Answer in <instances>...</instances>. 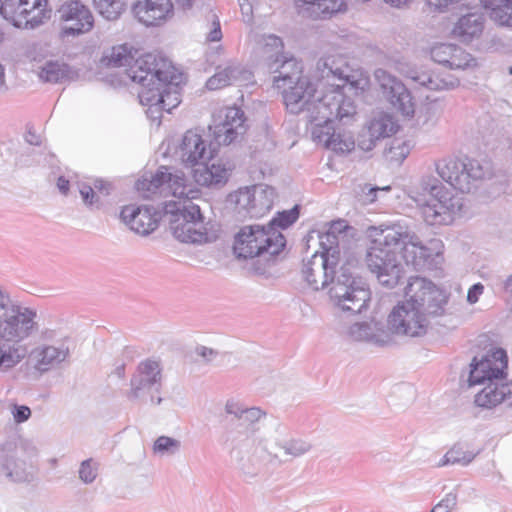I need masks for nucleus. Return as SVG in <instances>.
Instances as JSON below:
<instances>
[{
	"label": "nucleus",
	"instance_id": "obj_39",
	"mask_svg": "<svg viewBox=\"0 0 512 512\" xmlns=\"http://www.w3.org/2000/svg\"><path fill=\"white\" fill-rule=\"evenodd\" d=\"M455 50V45L452 44H438L431 49V57L435 62L447 66L449 58Z\"/></svg>",
	"mask_w": 512,
	"mask_h": 512
},
{
	"label": "nucleus",
	"instance_id": "obj_27",
	"mask_svg": "<svg viewBox=\"0 0 512 512\" xmlns=\"http://www.w3.org/2000/svg\"><path fill=\"white\" fill-rule=\"evenodd\" d=\"M67 354V350L50 345L35 348L32 351L31 357L34 368L45 372L64 361Z\"/></svg>",
	"mask_w": 512,
	"mask_h": 512
},
{
	"label": "nucleus",
	"instance_id": "obj_11",
	"mask_svg": "<svg viewBox=\"0 0 512 512\" xmlns=\"http://www.w3.org/2000/svg\"><path fill=\"white\" fill-rule=\"evenodd\" d=\"M390 329L411 337L422 336L428 328V319L424 309L411 302H400L388 316Z\"/></svg>",
	"mask_w": 512,
	"mask_h": 512
},
{
	"label": "nucleus",
	"instance_id": "obj_26",
	"mask_svg": "<svg viewBox=\"0 0 512 512\" xmlns=\"http://www.w3.org/2000/svg\"><path fill=\"white\" fill-rule=\"evenodd\" d=\"M438 294L437 287L431 282L421 277H413L405 287V300L411 302L421 309L435 301Z\"/></svg>",
	"mask_w": 512,
	"mask_h": 512
},
{
	"label": "nucleus",
	"instance_id": "obj_48",
	"mask_svg": "<svg viewBox=\"0 0 512 512\" xmlns=\"http://www.w3.org/2000/svg\"><path fill=\"white\" fill-rule=\"evenodd\" d=\"M484 286L481 283L474 284L467 293V301L470 304L478 302L479 297L483 294Z\"/></svg>",
	"mask_w": 512,
	"mask_h": 512
},
{
	"label": "nucleus",
	"instance_id": "obj_49",
	"mask_svg": "<svg viewBox=\"0 0 512 512\" xmlns=\"http://www.w3.org/2000/svg\"><path fill=\"white\" fill-rule=\"evenodd\" d=\"M80 194L85 203L92 204L95 200V189L89 185H82Z\"/></svg>",
	"mask_w": 512,
	"mask_h": 512
},
{
	"label": "nucleus",
	"instance_id": "obj_20",
	"mask_svg": "<svg viewBox=\"0 0 512 512\" xmlns=\"http://www.w3.org/2000/svg\"><path fill=\"white\" fill-rule=\"evenodd\" d=\"M177 154L180 160L191 169L196 168L202 162L210 161L214 157V152L208 150L206 141L200 134L188 130L178 147Z\"/></svg>",
	"mask_w": 512,
	"mask_h": 512
},
{
	"label": "nucleus",
	"instance_id": "obj_51",
	"mask_svg": "<svg viewBox=\"0 0 512 512\" xmlns=\"http://www.w3.org/2000/svg\"><path fill=\"white\" fill-rule=\"evenodd\" d=\"M427 3L430 5V6H434L435 8H446L448 7L450 4L456 2L457 0H426Z\"/></svg>",
	"mask_w": 512,
	"mask_h": 512
},
{
	"label": "nucleus",
	"instance_id": "obj_53",
	"mask_svg": "<svg viewBox=\"0 0 512 512\" xmlns=\"http://www.w3.org/2000/svg\"><path fill=\"white\" fill-rule=\"evenodd\" d=\"M387 4L394 7H401L407 5L412 0H384Z\"/></svg>",
	"mask_w": 512,
	"mask_h": 512
},
{
	"label": "nucleus",
	"instance_id": "obj_38",
	"mask_svg": "<svg viewBox=\"0 0 512 512\" xmlns=\"http://www.w3.org/2000/svg\"><path fill=\"white\" fill-rule=\"evenodd\" d=\"M139 372L148 384H154L160 379V367L156 361L146 360L139 365Z\"/></svg>",
	"mask_w": 512,
	"mask_h": 512
},
{
	"label": "nucleus",
	"instance_id": "obj_19",
	"mask_svg": "<svg viewBox=\"0 0 512 512\" xmlns=\"http://www.w3.org/2000/svg\"><path fill=\"white\" fill-rule=\"evenodd\" d=\"M393 117L386 112L375 113L365 124L358 138V147L363 151H371L377 141L390 137L397 131Z\"/></svg>",
	"mask_w": 512,
	"mask_h": 512
},
{
	"label": "nucleus",
	"instance_id": "obj_13",
	"mask_svg": "<svg viewBox=\"0 0 512 512\" xmlns=\"http://www.w3.org/2000/svg\"><path fill=\"white\" fill-rule=\"evenodd\" d=\"M147 54L140 55L134 46L124 43L114 45L103 51L97 62L98 70L124 68L126 74L132 79V70H141L145 65Z\"/></svg>",
	"mask_w": 512,
	"mask_h": 512
},
{
	"label": "nucleus",
	"instance_id": "obj_9",
	"mask_svg": "<svg viewBox=\"0 0 512 512\" xmlns=\"http://www.w3.org/2000/svg\"><path fill=\"white\" fill-rule=\"evenodd\" d=\"M366 262L382 285L392 288L399 283L402 271L397 263L395 251L386 241H373L367 252Z\"/></svg>",
	"mask_w": 512,
	"mask_h": 512
},
{
	"label": "nucleus",
	"instance_id": "obj_42",
	"mask_svg": "<svg viewBox=\"0 0 512 512\" xmlns=\"http://www.w3.org/2000/svg\"><path fill=\"white\" fill-rule=\"evenodd\" d=\"M414 247L419 249L420 257L427 260L432 259L434 256H439L442 254L443 250V243L439 239H432L429 242V247L423 246V245H413Z\"/></svg>",
	"mask_w": 512,
	"mask_h": 512
},
{
	"label": "nucleus",
	"instance_id": "obj_16",
	"mask_svg": "<svg viewBox=\"0 0 512 512\" xmlns=\"http://www.w3.org/2000/svg\"><path fill=\"white\" fill-rule=\"evenodd\" d=\"M338 263L339 251L330 253V250H328L320 255L314 254L304 265L303 277L315 290L324 288L333 282Z\"/></svg>",
	"mask_w": 512,
	"mask_h": 512
},
{
	"label": "nucleus",
	"instance_id": "obj_56",
	"mask_svg": "<svg viewBox=\"0 0 512 512\" xmlns=\"http://www.w3.org/2000/svg\"><path fill=\"white\" fill-rule=\"evenodd\" d=\"M208 353L211 355L213 353V351L211 349H207V348H202V352H201V355L203 357H206V355H208Z\"/></svg>",
	"mask_w": 512,
	"mask_h": 512
},
{
	"label": "nucleus",
	"instance_id": "obj_45",
	"mask_svg": "<svg viewBox=\"0 0 512 512\" xmlns=\"http://www.w3.org/2000/svg\"><path fill=\"white\" fill-rule=\"evenodd\" d=\"M178 446V442L166 436H160L154 443L155 452H165Z\"/></svg>",
	"mask_w": 512,
	"mask_h": 512
},
{
	"label": "nucleus",
	"instance_id": "obj_33",
	"mask_svg": "<svg viewBox=\"0 0 512 512\" xmlns=\"http://www.w3.org/2000/svg\"><path fill=\"white\" fill-rule=\"evenodd\" d=\"M283 48L282 40L275 35H269L263 38L260 43L261 53L267 58H275V62L280 61L279 56H282Z\"/></svg>",
	"mask_w": 512,
	"mask_h": 512
},
{
	"label": "nucleus",
	"instance_id": "obj_23",
	"mask_svg": "<svg viewBox=\"0 0 512 512\" xmlns=\"http://www.w3.org/2000/svg\"><path fill=\"white\" fill-rule=\"evenodd\" d=\"M208 162H202L191 170L194 182L204 187L225 185L229 180L233 167L222 160H217L210 165H208Z\"/></svg>",
	"mask_w": 512,
	"mask_h": 512
},
{
	"label": "nucleus",
	"instance_id": "obj_22",
	"mask_svg": "<svg viewBox=\"0 0 512 512\" xmlns=\"http://www.w3.org/2000/svg\"><path fill=\"white\" fill-rule=\"evenodd\" d=\"M132 12L135 18L146 26H158L173 15L171 0H137Z\"/></svg>",
	"mask_w": 512,
	"mask_h": 512
},
{
	"label": "nucleus",
	"instance_id": "obj_47",
	"mask_svg": "<svg viewBox=\"0 0 512 512\" xmlns=\"http://www.w3.org/2000/svg\"><path fill=\"white\" fill-rule=\"evenodd\" d=\"M13 418L15 422L22 423L28 420L31 416V410L28 406H17L15 405L12 410Z\"/></svg>",
	"mask_w": 512,
	"mask_h": 512
},
{
	"label": "nucleus",
	"instance_id": "obj_30",
	"mask_svg": "<svg viewBox=\"0 0 512 512\" xmlns=\"http://www.w3.org/2000/svg\"><path fill=\"white\" fill-rule=\"evenodd\" d=\"M295 3L299 8L309 5L312 13L323 17L346 10L345 0H295Z\"/></svg>",
	"mask_w": 512,
	"mask_h": 512
},
{
	"label": "nucleus",
	"instance_id": "obj_15",
	"mask_svg": "<svg viewBox=\"0 0 512 512\" xmlns=\"http://www.w3.org/2000/svg\"><path fill=\"white\" fill-rule=\"evenodd\" d=\"M334 115L327 122L315 121L310 124V133L314 141L337 154H348L355 149L353 135L344 129H334L330 126Z\"/></svg>",
	"mask_w": 512,
	"mask_h": 512
},
{
	"label": "nucleus",
	"instance_id": "obj_32",
	"mask_svg": "<svg viewBox=\"0 0 512 512\" xmlns=\"http://www.w3.org/2000/svg\"><path fill=\"white\" fill-rule=\"evenodd\" d=\"M95 9L104 18L115 20L124 11V2L122 0H93Z\"/></svg>",
	"mask_w": 512,
	"mask_h": 512
},
{
	"label": "nucleus",
	"instance_id": "obj_50",
	"mask_svg": "<svg viewBox=\"0 0 512 512\" xmlns=\"http://www.w3.org/2000/svg\"><path fill=\"white\" fill-rule=\"evenodd\" d=\"M93 188L95 189V197L107 195L109 193V184L103 180H95Z\"/></svg>",
	"mask_w": 512,
	"mask_h": 512
},
{
	"label": "nucleus",
	"instance_id": "obj_25",
	"mask_svg": "<svg viewBox=\"0 0 512 512\" xmlns=\"http://www.w3.org/2000/svg\"><path fill=\"white\" fill-rule=\"evenodd\" d=\"M484 30V17L477 12L461 16L454 24L451 35L463 43L478 39Z\"/></svg>",
	"mask_w": 512,
	"mask_h": 512
},
{
	"label": "nucleus",
	"instance_id": "obj_35",
	"mask_svg": "<svg viewBox=\"0 0 512 512\" xmlns=\"http://www.w3.org/2000/svg\"><path fill=\"white\" fill-rule=\"evenodd\" d=\"M234 78V69L232 67H226L216 71L206 82V87L209 90H218L225 88L231 84Z\"/></svg>",
	"mask_w": 512,
	"mask_h": 512
},
{
	"label": "nucleus",
	"instance_id": "obj_1",
	"mask_svg": "<svg viewBox=\"0 0 512 512\" xmlns=\"http://www.w3.org/2000/svg\"><path fill=\"white\" fill-rule=\"evenodd\" d=\"M318 67L341 80L342 85L328 86L323 81L313 83L303 74V66L295 58L283 61L274 87L282 96L286 110L293 114L306 113L309 123L327 122L331 116L339 121L352 119L356 106L346 93L358 96L370 87V77L362 68L350 65L343 55H329L319 61Z\"/></svg>",
	"mask_w": 512,
	"mask_h": 512
},
{
	"label": "nucleus",
	"instance_id": "obj_12",
	"mask_svg": "<svg viewBox=\"0 0 512 512\" xmlns=\"http://www.w3.org/2000/svg\"><path fill=\"white\" fill-rule=\"evenodd\" d=\"M59 21L63 24L59 37H76L90 32L94 27V16L79 0H68L58 9Z\"/></svg>",
	"mask_w": 512,
	"mask_h": 512
},
{
	"label": "nucleus",
	"instance_id": "obj_57",
	"mask_svg": "<svg viewBox=\"0 0 512 512\" xmlns=\"http://www.w3.org/2000/svg\"><path fill=\"white\" fill-rule=\"evenodd\" d=\"M4 81V69L3 66L0 64V84H2Z\"/></svg>",
	"mask_w": 512,
	"mask_h": 512
},
{
	"label": "nucleus",
	"instance_id": "obj_44",
	"mask_svg": "<svg viewBox=\"0 0 512 512\" xmlns=\"http://www.w3.org/2000/svg\"><path fill=\"white\" fill-rule=\"evenodd\" d=\"M23 313L20 308L10 306L9 299L0 291V321L4 319H9L11 317V313Z\"/></svg>",
	"mask_w": 512,
	"mask_h": 512
},
{
	"label": "nucleus",
	"instance_id": "obj_34",
	"mask_svg": "<svg viewBox=\"0 0 512 512\" xmlns=\"http://www.w3.org/2000/svg\"><path fill=\"white\" fill-rule=\"evenodd\" d=\"M68 73L67 66L59 63H47L39 76L43 81L57 83L62 81Z\"/></svg>",
	"mask_w": 512,
	"mask_h": 512
},
{
	"label": "nucleus",
	"instance_id": "obj_24",
	"mask_svg": "<svg viewBox=\"0 0 512 512\" xmlns=\"http://www.w3.org/2000/svg\"><path fill=\"white\" fill-rule=\"evenodd\" d=\"M120 216L131 230L142 235L154 231L159 222V214L148 207L139 208L127 205L123 207Z\"/></svg>",
	"mask_w": 512,
	"mask_h": 512
},
{
	"label": "nucleus",
	"instance_id": "obj_59",
	"mask_svg": "<svg viewBox=\"0 0 512 512\" xmlns=\"http://www.w3.org/2000/svg\"><path fill=\"white\" fill-rule=\"evenodd\" d=\"M510 73L512 74V68L510 69Z\"/></svg>",
	"mask_w": 512,
	"mask_h": 512
},
{
	"label": "nucleus",
	"instance_id": "obj_54",
	"mask_svg": "<svg viewBox=\"0 0 512 512\" xmlns=\"http://www.w3.org/2000/svg\"><path fill=\"white\" fill-rule=\"evenodd\" d=\"M447 505H444V502L438 503L431 512H447Z\"/></svg>",
	"mask_w": 512,
	"mask_h": 512
},
{
	"label": "nucleus",
	"instance_id": "obj_10",
	"mask_svg": "<svg viewBox=\"0 0 512 512\" xmlns=\"http://www.w3.org/2000/svg\"><path fill=\"white\" fill-rule=\"evenodd\" d=\"M244 112L238 107H225L213 119L210 129L218 146H228L240 142L246 131Z\"/></svg>",
	"mask_w": 512,
	"mask_h": 512
},
{
	"label": "nucleus",
	"instance_id": "obj_8",
	"mask_svg": "<svg viewBox=\"0 0 512 512\" xmlns=\"http://www.w3.org/2000/svg\"><path fill=\"white\" fill-rule=\"evenodd\" d=\"M462 208V202L444 185L431 188L429 197L422 206L425 222L432 226L450 225Z\"/></svg>",
	"mask_w": 512,
	"mask_h": 512
},
{
	"label": "nucleus",
	"instance_id": "obj_18",
	"mask_svg": "<svg viewBox=\"0 0 512 512\" xmlns=\"http://www.w3.org/2000/svg\"><path fill=\"white\" fill-rule=\"evenodd\" d=\"M508 357L506 351L496 348L489 351L479 361L476 358L471 363L469 376L470 385L481 384L486 380L501 378L507 368Z\"/></svg>",
	"mask_w": 512,
	"mask_h": 512
},
{
	"label": "nucleus",
	"instance_id": "obj_36",
	"mask_svg": "<svg viewBox=\"0 0 512 512\" xmlns=\"http://www.w3.org/2000/svg\"><path fill=\"white\" fill-rule=\"evenodd\" d=\"M409 153L410 147L406 142L394 141L386 152V158L391 163L400 164Z\"/></svg>",
	"mask_w": 512,
	"mask_h": 512
},
{
	"label": "nucleus",
	"instance_id": "obj_21",
	"mask_svg": "<svg viewBox=\"0 0 512 512\" xmlns=\"http://www.w3.org/2000/svg\"><path fill=\"white\" fill-rule=\"evenodd\" d=\"M228 201L240 211H246L252 216L263 213L271 207V199L267 192L257 186L240 188L230 193Z\"/></svg>",
	"mask_w": 512,
	"mask_h": 512
},
{
	"label": "nucleus",
	"instance_id": "obj_43",
	"mask_svg": "<svg viewBox=\"0 0 512 512\" xmlns=\"http://www.w3.org/2000/svg\"><path fill=\"white\" fill-rule=\"evenodd\" d=\"M97 475V469L92 464V460H85L81 463L79 476L80 479L86 483L92 482Z\"/></svg>",
	"mask_w": 512,
	"mask_h": 512
},
{
	"label": "nucleus",
	"instance_id": "obj_3",
	"mask_svg": "<svg viewBox=\"0 0 512 512\" xmlns=\"http://www.w3.org/2000/svg\"><path fill=\"white\" fill-rule=\"evenodd\" d=\"M146 65L132 70V81L140 85L138 98L149 110L170 112L181 102L180 86L184 74L168 58L147 53Z\"/></svg>",
	"mask_w": 512,
	"mask_h": 512
},
{
	"label": "nucleus",
	"instance_id": "obj_6",
	"mask_svg": "<svg viewBox=\"0 0 512 512\" xmlns=\"http://www.w3.org/2000/svg\"><path fill=\"white\" fill-rule=\"evenodd\" d=\"M439 176L455 190L463 194L476 191L489 171L477 159L448 157L437 164Z\"/></svg>",
	"mask_w": 512,
	"mask_h": 512
},
{
	"label": "nucleus",
	"instance_id": "obj_7",
	"mask_svg": "<svg viewBox=\"0 0 512 512\" xmlns=\"http://www.w3.org/2000/svg\"><path fill=\"white\" fill-rule=\"evenodd\" d=\"M0 15L20 29H35L52 16L49 0H0Z\"/></svg>",
	"mask_w": 512,
	"mask_h": 512
},
{
	"label": "nucleus",
	"instance_id": "obj_58",
	"mask_svg": "<svg viewBox=\"0 0 512 512\" xmlns=\"http://www.w3.org/2000/svg\"><path fill=\"white\" fill-rule=\"evenodd\" d=\"M378 190H385V191H389L390 190V186H385L383 188H373L372 191H378Z\"/></svg>",
	"mask_w": 512,
	"mask_h": 512
},
{
	"label": "nucleus",
	"instance_id": "obj_31",
	"mask_svg": "<svg viewBox=\"0 0 512 512\" xmlns=\"http://www.w3.org/2000/svg\"><path fill=\"white\" fill-rule=\"evenodd\" d=\"M350 229L345 220L332 221L326 232L320 237L321 244L323 246L328 245L325 251L330 250V253L337 251L336 248L339 245L340 239H344Z\"/></svg>",
	"mask_w": 512,
	"mask_h": 512
},
{
	"label": "nucleus",
	"instance_id": "obj_29",
	"mask_svg": "<svg viewBox=\"0 0 512 512\" xmlns=\"http://www.w3.org/2000/svg\"><path fill=\"white\" fill-rule=\"evenodd\" d=\"M490 18L502 26L512 27V0H480Z\"/></svg>",
	"mask_w": 512,
	"mask_h": 512
},
{
	"label": "nucleus",
	"instance_id": "obj_2",
	"mask_svg": "<svg viewBox=\"0 0 512 512\" xmlns=\"http://www.w3.org/2000/svg\"><path fill=\"white\" fill-rule=\"evenodd\" d=\"M136 190L143 198L154 196L173 197L165 204L169 215L170 230L175 238L184 243H202L207 240L204 217L192 200L201 197V190L188 183L185 174L170 166H160L149 176L136 182Z\"/></svg>",
	"mask_w": 512,
	"mask_h": 512
},
{
	"label": "nucleus",
	"instance_id": "obj_52",
	"mask_svg": "<svg viewBox=\"0 0 512 512\" xmlns=\"http://www.w3.org/2000/svg\"><path fill=\"white\" fill-rule=\"evenodd\" d=\"M69 186H70V183H69V180H67L66 178L64 177H59L58 180H57V187L58 189L63 193V194H67L68 191H69Z\"/></svg>",
	"mask_w": 512,
	"mask_h": 512
},
{
	"label": "nucleus",
	"instance_id": "obj_55",
	"mask_svg": "<svg viewBox=\"0 0 512 512\" xmlns=\"http://www.w3.org/2000/svg\"><path fill=\"white\" fill-rule=\"evenodd\" d=\"M177 3L183 8H190L194 0H176Z\"/></svg>",
	"mask_w": 512,
	"mask_h": 512
},
{
	"label": "nucleus",
	"instance_id": "obj_17",
	"mask_svg": "<svg viewBox=\"0 0 512 512\" xmlns=\"http://www.w3.org/2000/svg\"><path fill=\"white\" fill-rule=\"evenodd\" d=\"M381 94L399 113L404 116L414 114V103L405 85L384 70L375 72Z\"/></svg>",
	"mask_w": 512,
	"mask_h": 512
},
{
	"label": "nucleus",
	"instance_id": "obj_41",
	"mask_svg": "<svg viewBox=\"0 0 512 512\" xmlns=\"http://www.w3.org/2000/svg\"><path fill=\"white\" fill-rule=\"evenodd\" d=\"M207 27L209 28V32L206 35V40L208 42H218L222 39V31L220 26V21L218 16L211 12L207 16Z\"/></svg>",
	"mask_w": 512,
	"mask_h": 512
},
{
	"label": "nucleus",
	"instance_id": "obj_14",
	"mask_svg": "<svg viewBox=\"0 0 512 512\" xmlns=\"http://www.w3.org/2000/svg\"><path fill=\"white\" fill-rule=\"evenodd\" d=\"M344 277V281H337L331 288L332 298L342 311L360 313L367 307L371 292L350 276Z\"/></svg>",
	"mask_w": 512,
	"mask_h": 512
},
{
	"label": "nucleus",
	"instance_id": "obj_4",
	"mask_svg": "<svg viewBox=\"0 0 512 512\" xmlns=\"http://www.w3.org/2000/svg\"><path fill=\"white\" fill-rule=\"evenodd\" d=\"M34 317L35 313L24 310L0 321V370H9L25 358L27 348L21 342L31 334Z\"/></svg>",
	"mask_w": 512,
	"mask_h": 512
},
{
	"label": "nucleus",
	"instance_id": "obj_37",
	"mask_svg": "<svg viewBox=\"0 0 512 512\" xmlns=\"http://www.w3.org/2000/svg\"><path fill=\"white\" fill-rule=\"evenodd\" d=\"M299 217V211L297 207H294L290 210H285L279 212L276 217L270 222L268 226L274 228L277 226L279 228H287L291 224H293Z\"/></svg>",
	"mask_w": 512,
	"mask_h": 512
},
{
	"label": "nucleus",
	"instance_id": "obj_46",
	"mask_svg": "<svg viewBox=\"0 0 512 512\" xmlns=\"http://www.w3.org/2000/svg\"><path fill=\"white\" fill-rule=\"evenodd\" d=\"M463 453L460 449L455 447L451 448L444 456V458L439 463V466L447 465V464H455L464 461Z\"/></svg>",
	"mask_w": 512,
	"mask_h": 512
},
{
	"label": "nucleus",
	"instance_id": "obj_5",
	"mask_svg": "<svg viewBox=\"0 0 512 512\" xmlns=\"http://www.w3.org/2000/svg\"><path fill=\"white\" fill-rule=\"evenodd\" d=\"M285 247L284 236L264 225H246L234 235L232 251L238 259H253L263 254H278Z\"/></svg>",
	"mask_w": 512,
	"mask_h": 512
},
{
	"label": "nucleus",
	"instance_id": "obj_28",
	"mask_svg": "<svg viewBox=\"0 0 512 512\" xmlns=\"http://www.w3.org/2000/svg\"><path fill=\"white\" fill-rule=\"evenodd\" d=\"M510 392L504 384L489 383L475 396V403L484 408H492L500 404Z\"/></svg>",
	"mask_w": 512,
	"mask_h": 512
},
{
	"label": "nucleus",
	"instance_id": "obj_40",
	"mask_svg": "<svg viewBox=\"0 0 512 512\" xmlns=\"http://www.w3.org/2000/svg\"><path fill=\"white\" fill-rule=\"evenodd\" d=\"M449 60L447 66L450 68L464 69L470 65L472 58L470 54L455 46V50Z\"/></svg>",
	"mask_w": 512,
	"mask_h": 512
}]
</instances>
